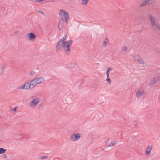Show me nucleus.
Returning <instances> with one entry per match:
<instances>
[{"label":"nucleus","mask_w":160,"mask_h":160,"mask_svg":"<svg viewBox=\"0 0 160 160\" xmlns=\"http://www.w3.org/2000/svg\"><path fill=\"white\" fill-rule=\"evenodd\" d=\"M59 15L61 19L64 20L65 19L66 23L68 24L69 16L68 12L61 9L59 12Z\"/></svg>","instance_id":"nucleus-1"},{"label":"nucleus","mask_w":160,"mask_h":160,"mask_svg":"<svg viewBox=\"0 0 160 160\" xmlns=\"http://www.w3.org/2000/svg\"><path fill=\"white\" fill-rule=\"evenodd\" d=\"M73 42L72 40H70L68 41H66L64 43V45H63V49L67 52L66 54L68 56L70 54V47L72 44Z\"/></svg>","instance_id":"nucleus-2"},{"label":"nucleus","mask_w":160,"mask_h":160,"mask_svg":"<svg viewBox=\"0 0 160 160\" xmlns=\"http://www.w3.org/2000/svg\"><path fill=\"white\" fill-rule=\"evenodd\" d=\"M148 17L150 20L152 28L154 30H157V28L160 29V27L159 24H157L155 22V18L151 14H148Z\"/></svg>","instance_id":"nucleus-3"},{"label":"nucleus","mask_w":160,"mask_h":160,"mask_svg":"<svg viewBox=\"0 0 160 160\" xmlns=\"http://www.w3.org/2000/svg\"><path fill=\"white\" fill-rule=\"evenodd\" d=\"M80 134H73L71 135L70 139L72 141H75L79 139L80 138Z\"/></svg>","instance_id":"nucleus-4"},{"label":"nucleus","mask_w":160,"mask_h":160,"mask_svg":"<svg viewBox=\"0 0 160 160\" xmlns=\"http://www.w3.org/2000/svg\"><path fill=\"white\" fill-rule=\"evenodd\" d=\"M39 101V99L38 98H37L33 99L32 101L30 102V105L33 106L34 107L36 106L38 103Z\"/></svg>","instance_id":"nucleus-5"},{"label":"nucleus","mask_w":160,"mask_h":160,"mask_svg":"<svg viewBox=\"0 0 160 160\" xmlns=\"http://www.w3.org/2000/svg\"><path fill=\"white\" fill-rule=\"evenodd\" d=\"M64 42H60V40L58 41L56 47V48L57 50H60L62 47H63V45H64Z\"/></svg>","instance_id":"nucleus-6"},{"label":"nucleus","mask_w":160,"mask_h":160,"mask_svg":"<svg viewBox=\"0 0 160 160\" xmlns=\"http://www.w3.org/2000/svg\"><path fill=\"white\" fill-rule=\"evenodd\" d=\"M27 35L28 36V39L29 40H33L36 37V35L32 32L28 33Z\"/></svg>","instance_id":"nucleus-7"},{"label":"nucleus","mask_w":160,"mask_h":160,"mask_svg":"<svg viewBox=\"0 0 160 160\" xmlns=\"http://www.w3.org/2000/svg\"><path fill=\"white\" fill-rule=\"evenodd\" d=\"M29 83L31 84L32 89L37 84H38L35 78L32 80L30 82H29Z\"/></svg>","instance_id":"nucleus-8"},{"label":"nucleus","mask_w":160,"mask_h":160,"mask_svg":"<svg viewBox=\"0 0 160 160\" xmlns=\"http://www.w3.org/2000/svg\"><path fill=\"white\" fill-rule=\"evenodd\" d=\"M65 20V19L64 20L61 19V20L59 21L58 25V28L59 30H61L62 28L63 25V21H64L66 22Z\"/></svg>","instance_id":"nucleus-9"},{"label":"nucleus","mask_w":160,"mask_h":160,"mask_svg":"<svg viewBox=\"0 0 160 160\" xmlns=\"http://www.w3.org/2000/svg\"><path fill=\"white\" fill-rule=\"evenodd\" d=\"M37 83L39 84L41 83L42 82L44 81V79L42 77H40L39 78H35Z\"/></svg>","instance_id":"nucleus-10"},{"label":"nucleus","mask_w":160,"mask_h":160,"mask_svg":"<svg viewBox=\"0 0 160 160\" xmlns=\"http://www.w3.org/2000/svg\"><path fill=\"white\" fill-rule=\"evenodd\" d=\"M152 149V147L150 145H149L147 148L146 151V155H149L151 153V151Z\"/></svg>","instance_id":"nucleus-11"},{"label":"nucleus","mask_w":160,"mask_h":160,"mask_svg":"<svg viewBox=\"0 0 160 160\" xmlns=\"http://www.w3.org/2000/svg\"><path fill=\"white\" fill-rule=\"evenodd\" d=\"M158 80V78L157 77L154 78L151 81L150 83V85H153L157 82Z\"/></svg>","instance_id":"nucleus-12"},{"label":"nucleus","mask_w":160,"mask_h":160,"mask_svg":"<svg viewBox=\"0 0 160 160\" xmlns=\"http://www.w3.org/2000/svg\"><path fill=\"white\" fill-rule=\"evenodd\" d=\"M145 92L143 91H141L139 90H138L136 92L137 97H139L144 94Z\"/></svg>","instance_id":"nucleus-13"},{"label":"nucleus","mask_w":160,"mask_h":160,"mask_svg":"<svg viewBox=\"0 0 160 160\" xmlns=\"http://www.w3.org/2000/svg\"><path fill=\"white\" fill-rule=\"evenodd\" d=\"M24 85L26 88V89H31V85L30 83H29V82L25 83Z\"/></svg>","instance_id":"nucleus-14"},{"label":"nucleus","mask_w":160,"mask_h":160,"mask_svg":"<svg viewBox=\"0 0 160 160\" xmlns=\"http://www.w3.org/2000/svg\"><path fill=\"white\" fill-rule=\"evenodd\" d=\"M76 64L74 63H70L68 65V67L69 68H72L75 67Z\"/></svg>","instance_id":"nucleus-15"},{"label":"nucleus","mask_w":160,"mask_h":160,"mask_svg":"<svg viewBox=\"0 0 160 160\" xmlns=\"http://www.w3.org/2000/svg\"><path fill=\"white\" fill-rule=\"evenodd\" d=\"M148 5V1L147 0H145L140 5V7H143L146 5Z\"/></svg>","instance_id":"nucleus-16"},{"label":"nucleus","mask_w":160,"mask_h":160,"mask_svg":"<svg viewBox=\"0 0 160 160\" xmlns=\"http://www.w3.org/2000/svg\"><path fill=\"white\" fill-rule=\"evenodd\" d=\"M6 151V149L2 148H0V154L4 153Z\"/></svg>","instance_id":"nucleus-17"},{"label":"nucleus","mask_w":160,"mask_h":160,"mask_svg":"<svg viewBox=\"0 0 160 160\" xmlns=\"http://www.w3.org/2000/svg\"><path fill=\"white\" fill-rule=\"evenodd\" d=\"M117 143L115 141H113L109 143L108 146L110 147L112 146H114Z\"/></svg>","instance_id":"nucleus-18"},{"label":"nucleus","mask_w":160,"mask_h":160,"mask_svg":"<svg viewBox=\"0 0 160 160\" xmlns=\"http://www.w3.org/2000/svg\"><path fill=\"white\" fill-rule=\"evenodd\" d=\"M67 34H65L64 37L60 40V42H65V40L67 39Z\"/></svg>","instance_id":"nucleus-19"},{"label":"nucleus","mask_w":160,"mask_h":160,"mask_svg":"<svg viewBox=\"0 0 160 160\" xmlns=\"http://www.w3.org/2000/svg\"><path fill=\"white\" fill-rule=\"evenodd\" d=\"M18 88L19 89H26V87H25V85L24 84L22 86H19L18 87Z\"/></svg>","instance_id":"nucleus-20"},{"label":"nucleus","mask_w":160,"mask_h":160,"mask_svg":"<svg viewBox=\"0 0 160 160\" xmlns=\"http://www.w3.org/2000/svg\"><path fill=\"white\" fill-rule=\"evenodd\" d=\"M147 1L148 5L152 4L154 3L155 1V0H147Z\"/></svg>","instance_id":"nucleus-21"},{"label":"nucleus","mask_w":160,"mask_h":160,"mask_svg":"<svg viewBox=\"0 0 160 160\" xmlns=\"http://www.w3.org/2000/svg\"><path fill=\"white\" fill-rule=\"evenodd\" d=\"M138 62L141 64H142L143 63V61L142 58H139L138 60Z\"/></svg>","instance_id":"nucleus-22"},{"label":"nucleus","mask_w":160,"mask_h":160,"mask_svg":"<svg viewBox=\"0 0 160 160\" xmlns=\"http://www.w3.org/2000/svg\"><path fill=\"white\" fill-rule=\"evenodd\" d=\"M48 158L47 155L46 156H41L40 157V159H43L47 158Z\"/></svg>","instance_id":"nucleus-23"},{"label":"nucleus","mask_w":160,"mask_h":160,"mask_svg":"<svg viewBox=\"0 0 160 160\" xmlns=\"http://www.w3.org/2000/svg\"><path fill=\"white\" fill-rule=\"evenodd\" d=\"M89 0H82V4L86 5L88 3Z\"/></svg>","instance_id":"nucleus-24"},{"label":"nucleus","mask_w":160,"mask_h":160,"mask_svg":"<svg viewBox=\"0 0 160 160\" xmlns=\"http://www.w3.org/2000/svg\"><path fill=\"white\" fill-rule=\"evenodd\" d=\"M4 69L2 68H0V74H2L4 72Z\"/></svg>","instance_id":"nucleus-25"},{"label":"nucleus","mask_w":160,"mask_h":160,"mask_svg":"<svg viewBox=\"0 0 160 160\" xmlns=\"http://www.w3.org/2000/svg\"><path fill=\"white\" fill-rule=\"evenodd\" d=\"M106 81H107L108 82V83L109 84H110L111 82V79L109 78H107L106 79Z\"/></svg>","instance_id":"nucleus-26"},{"label":"nucleus","mask_w":160,"mask_h":160,"mask_svg":"<svg viewBox=\"0 0 160 160\" xmlns=\"http://www.w3.org/2000/svg\"><path fill=\"white\" fill-rule=\"evenodd\" d=\"M111 68L109 67H108L107 69L106 72L109 73V71L111 70Z\"/></svg>","instance_id":"nucleus-27"},{"label":"nucleus","mask_w":160,"mask_h":160,"mask_svg":"<svg viewBox=\"0 0 160 160\" xmlns=\"http://www.w3.org/2000/svg\"><path fill=\"white\" fill-rule=\"evenodd\" d=\"M127 47H122V50L123 51H126L127 50Z\"/></svg>","instance_id":"nucleus-28"},{"label":"nucleus","mask_w":160,"mask_h":160,"mask_svg":"<svg viewBox=\"0 0 160 160\" xmlns=\"http://www.w3.org/2000/svg\"><path fill=\"white\" fill-rule=\"evenodd\" d=\"M103 45L104 47H105L107 45V42L106 41H104L103 42Z\"/></svg>","instance_id":"nucleus-29"},{"label":"nucleus","mask_w":160,"mask_h":160,"mask_svg":"<svg viewBox=\"0 0 160 160\" xmlns=\"http://www.w3.org/2000/svg\"><path fill=\"white\" fill-rule=\"evenodd\" d=\"M7 158V156L6 154H3L2 156V158L3 159L6 158Z\"/></svg>","instance_id":"nucleus-30"},{"label":"nucleus","mask_w":160,"mask_h":160,"mask_svg":"<svg viewBox=\"0 0 160 160\" xmlns=\"http://www.w3.org/2000/svg\"><path fill=\"white\" fill-rule=\"evenodd\" d=\"M38 12H40V13H41L42 14H44V12H42V11L41 10H38Z\"/></svg>","instance_id":"nucleus-31"},{"label":"nucleus","mask_w":160,"mask_h":160,"mask_svg":"<svg viewBox=\"0 0 160 160\" xmlns=\"http://www.w3.org/2000/svg\"><path fill=\"white\" fill-rule=\"evenodd\" d=\"M34 72L33 71H31L30 73V75L31 76H32L33 75Z\"/></svg>","instance_id":"nucleus-32"},{"label":"nucleus","mask_w":160,"mask_h":160,"mask_svg":"<svg viewBox=\"0 0 160 160\" xmlns=\"http://www.w3.org/2000/svg\"><path fill=\"white\" fill-rule=\"evenodd\" d=\"M106 76L107 78H109V73L106 72Z\"/></svg>","instance_id":"nucleus-33"},{"label":"nucleus","mask_w":160,"mask_h":160,"mask_svg":"<svg viewBox=\"0 0 160 160\" xmlns=\"http://www.w3.org/2000/svg\"><path fill=\"white\" fill-rule=\"evenodd\" d=\"M17 107H15L14 109H13V111H15L17 109Z\"/></svg>","instance_id":"nucleus-34"},{"label":"nucleus","mask_w":160,"mask_h":160,"mask_svg":"<svg viewBox=\"0 0 160 160\" xmlns=\"http://www.w3.org/2000/svg\"><path fill=\"white\" fill-rule=\"evenodd\" d=\"M132 128L135 127H136V125H132Z\"/></svg>","instance_id":"nucleus-35"},{"label":"nucleus","mask_w":160,"mask_h":160,"mask_svg":"<svg viewBox=\"0 0 160 160\" xmlns=\"http://www.w3.org/2000/svg\"><path fill=\"white\" fill-rule=\"evenodd\" d=\"M39 107H41L42 105H39Z\"/></svg>","instance_id":"nucleus-36"},{"label":"nucleus","mask_w":160,"mask_h":160,"mask_svg":"<svg viewBox=\"0 0 160 160\" xmlns=\"http://www.w3.org/2000/svg\"><path fill=\"white\" fill-rule=\"evenodd\" d=\"M159 52V53H160V51H159V52Z\"/></svg>","instance_id":"nucleus-37"},{"label":"nucleus","mask_w":160,"mask_h":160,"mask_svg":"<svg viewBox=\"0 0 160 160\" xmlns=\"http://www.w3.org/2000/svg\"><path fill=\"white\" fill-rule=\"evenodd\" d=\"M1 116V115H0V116Z\"/></svg>","instance_id":"nucleus-38"}]
</instances>
